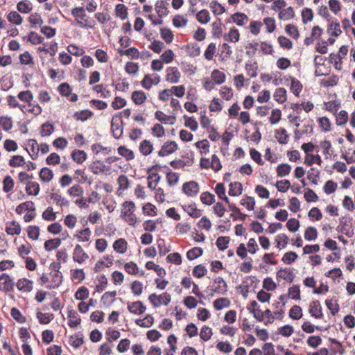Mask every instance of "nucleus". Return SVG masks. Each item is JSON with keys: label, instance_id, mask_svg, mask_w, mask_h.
Here are the masks:
<instances>
[{"label": "nucleus", "instance_id": "1", "mask_svg": "<svg viewBox=\"0 0 355 355\" xmlns=\"http://www.w3.org/2000/svg\"><path fill=\"white\" fill-rule=\"evenodd\" d=\"M71 15L75 18L77 24L82 28H93L96 22L85 12L83 7H76L71 10Z\"/></svg>", "mask_w": 355, "mask_h": 355}, {"label": "nucleus", "instance_id": "2", "mask_svg": "<svg viewBox=\"0 0 355 355\" xmlns=\"http://www.w3.org/2000/svg\"><path fill=\"white\" fill-rule=\"evenodd\" d=\"M135 211V205L133 202L125 201L123 203L121 217L131 226H135L138 221Z\"/></svg>", "mask_w": 355, "mask_h": 355}, {"label": "nucleus", "instance_id": "3", "mask_svg": "<svg viewBox=\"0 0 355 355\" xmlns=\"http://www.w3.org/2000/svg\"><path fill=\"white\" fill-rule=\"evenodd\" d=\"M225 77L224 72L218 69H214L211 72L210 78L205 80L204 87L205 89H209L213 87L215 85L222 84L225 82Z\"/></svg>", "mask_w": 355, "mask_h": 355}, {"label": "nucleus", "instance_id": "4", "mask_svg": "<svg viewBox=\"0 0 355 355\" xmlns=\"http://www.w3.org/2000/svg\"><path fill=\"white\" fill-rule=\"evenodd\" d=\"M148 300L155 308L161 305H168L171 301V296L168 293H164L159 295L153 293L149 295Z\"/></svg>", "mask_w": 355, "mask_h": 355}, {"label": "nucleus", "instance_id": "5", "mask_svg": "<svg viewBox=\"0 0 355 355\" xmlns=\"http://www.w3.org/2000/svg\"><path fill=\"white\" fill-rule=\"evenodd\" d=\"M72 258L75 262L82 264L89 259V255L80 245L77 244L73 250Z\"/></svg>", "mask_w": 355, "mask_h": 355}, {"label": "nucleus", "instance_id": "6", "mask_svg": "<svg viewBox=\"0 0 355 355\" xmlns=\"http://www.w3.org/2000/svg\"><path fill=\"white\" fill-rule=\"evenodd\" d=\"M182 191L189 197H194L199 193L200 187L196 182L190 181L182 185Z\"/></svg>", "mask_w": 355, "mask_h": 355}, {"label": "nucleus", "instance_id": "7", "mask_svg": "<svg viewBox=\"0 0 355 355\" xmlns=\"http://www.w3.org/2000/svg\"><path fill=\"white\" fill-rule=\"evenodd\" d=\"M52 267L54 268V271L53 272H51L50 275L51 277V280L50 282V284H48L46 286V288L49 289L58 288L61 284L62 281V275L61 272H60L56 269L57 266L54 265L52 266Z\"/></svg>", "mask_w": 355, "mask_h": 355}, {"label": "nucleus", "instance_id": "8", "mask_svg": "<svg viewBox=\"0 0 355 355\" xmlns=\"http://www.w3.org/2000/svg\"><path fill=\"white\" fill-rule=\"evenodd\" d=\"M166 73V80L171 83H177L181 77L180 71L175 67H168Z\"/></svg>", "mask_w": 355, "mask_h": 355}, {"label": "nucleus", "instance_id": "9", "mask_svg": "<svg viewBox=\"0 0 355 355\" xmlns=\"http://www.w3.org/2000/svg\"><path fill=\"white\" fill-rule=\"evenodd\" d=\"M14 282L10 276L6 273L0 276V290L5 292H10L13 289Z\"/></svg>", "mask_w": 355, "mask_h": 355}, {"label": "nucleus", "instance_id": "10", "mask_svg": "<svg viewBox=\"0 0 355 355\" xmlns=\"http://www.w3.org/2000/svg\"><path fill=\"white\" fill-rule=\"evenodd\" d=\"M127 308L131 313L136 315H141L144 313L146 310V307L141 301H137L134 302H129L127 304Z\"/></svg>", "mask_w": 355, "mask_h": 355}, {"label": "nucleus", "instance_id": "11", "mask_svg": "<svg viewBox=\"0 0 355 355\" xmlns=\"http://www.w3.org/2000/svg\"><path fill=\"white\" fill-rule=\"evenodd\" d=\"M178 149V144L175 141H171L164 144L161 150L159 151L158 155L161 157L167 156Z\"/></svg>", "mask_w": 355, "mask_h": 355}, {"label": "nucleus", "instance_id": "12", "mask_svg": "<svg viewBox=\"0 0 355 355\" xmlns=\"http://www.w3.org/2000/svg\"><path fill=\"white\" fill-rule=\"evenodd\" d=\"M160 81V78L157 74L146 75L141 80V85L146 89H150L153 85H157Z\"/></svg>", "mask_w": 355, "mask_h": 355}, {"label": "nucleus", "instance_id": "13", "mask_svg": "<svg viewBox=\"0 0 355 355\" xmlns=\"http://www.w3.org/2000/svg\"><path fill=\"white\" fill-rule=\"evenodd\" d=\"M309 313L315 318L322 317V306L318 300L312 301L309 304Z\"/></svg>", "mask_w": 355, "mask_h": 355}, {"label": "nucleus", "instance_id": "14", "mask_svg": "<svg viewBox=\"0 0 355 355\" xmlns=\"http://www.w3.org/2000/svg\"><path fill=\"white\" fill-rule=\"evenodd\" d=\"M111 128L113 136L116 139H119L123 134V122L119 119H112Z\"/></svg>", "mask_w": 355, "mask_h": 355}, {"label": "nucleus", "instance_id": "15", "mask_svg": "<svg viewBox=\"0 0 355 355\" xmlns=\"http://www.w3.org/2000/svg\"><path fill=\"white\" fill-rule=\"evenodd\" d=\"M6 232L8 235H19L21 231L20 225L15 220L7 222L5 228Z\"/></svg>", "mask_w": 355, "mask_h": 355}, {"label": "nucleus", "instance_id": "16", "mask_svg": "<svg viewBox=\"0 0 355 355\" xmlns=\"http://www.w3.org/2000/svg\"><path fill=\"white\" fill-rule=\"evenodd\" d=\"M17 287L21 292H31L33 289V282L26 278L20 279L17 282Z\"/></svg>", "mask_w": 355, "mask_h": 355}, {"label": "nucleus", "instance_id": "17", "mask_svg": "<svg viewBox=\"0 0 355 355\" xmlns=\"http://www.w3.org/2000/svg\"><path fill=\"white\" fill-rule=\"evenodd\" d=\"M67 316L69 318L68 324L69 327L74 328L80 324L81 319L76 311L73 309L68 310Z\"/></svg>", "mask_w": 355, "mask_h": 355}, {"label": "nucleus", "instance_id": "18", "mask_svg": "<svg viewBox=\"0 0 355 355\" xmlns=\"http://www.w3.org/2000/svg\"><path fill=\"white\" fill-rule=\"evenodd\" d=\"M166 6L167 3L163 0H158L155 3V9L160 18H162L168 15V10Z\"/></svg>", "mask_w": 355, "mask_h": 355}, {"label": "nucleus", "instance_id": "19", "mask_svg": "<svg viewBox=\"0 0 355 355\" xmlns=\"http://www.w3.org/2000/svg\"><path fill=\"white\" fill-rule=\"evenodd\" d=\"M295 17V13L293 8L291 6L287 8L282 9L278 15V17L281 20L288 21L293 19Z\"/></svg>", "mask_w": 355, "mask_h": 355}, {"label": "nucleus", "instance_id": "20", "mask_svg": "<svg viewBox=\"0 0 355 355\" xmlns=\"http://www.w3.org/2000/svg\"><path fill=\"white\" fill-rule=\"evenodd\" d=\"M223 38L227 42H237L240 39L239 30L235 27L231 28L227 34H225Z\"/></svg>", "mask_w": 355, "mask_h": 355}, {"label": "nucleus", "instance_id": "21", "mask_svg": "<svg viewBox=\"0 0 355 355\" xmlns=\"http://www.w3.org/2000/svg\"><path fill=\"white\" fill-rule=\"evenodd\" d=\"M243 187L241 183L239 182H231L229 184L228 193L231 196H239L241 195Z\"/></svg>", "mask_w": 355, "mask_h": 355}, {"label": "nucleus", "instance_id": "22", "mask_svg": "<svg viewBox=\"0 0 355 355\" xmlns=\"http://www.w3.org/2000/svg\"><path fill=\"white\" fill-rule=\"evenodd\" d=\"M16 7L17 11L23 14L29 13L33 10L32 3L28 0H24L18 2Z\"/></svg>", "mask_w": 355, "mask_h": 355}, {"label": "nucleus", "instance_id": "23", "mask_svg": "<svg viewBox=\"0 0 355 355\" xmlns=\"http://www.w3.org/2000/svg\"><path fill=\"white\" fill-rule=\"evenodd\" d=\"M114 12L116 17L120 18L121 20H125L128 18V8L124 4H116L115 6Z\"/></svg>", "mask_w": 355, "mask_h": 355}, {"label": "nucleus", "instance_id": "24", "mask_svg": "<svg viewBox=\"0 0 355 355\" xmlns=\"http://www.w3.org/2000/svg\"><path fill=\"white\" fill-rule=\"evenodd\" d=\"M327 33L330 35H333L335 37H338L342 33L340 29V23L337 21V20L331 21V23L328 25L327 27Z\"/></svg>", "mask_w": 355, "mask_h": 355}, {"label": "nucleus", "instance_id": "25", "mask_svg": "<svg viewBox=\"0 0 355 355\" xmlns=\"http://www.w3.org/2000/svg\"><path fill=\"white\" fill-rule=\"evenodd\" d=\"M324 109L329 112L335 114L340 105V102L337 99H332V101H326L324 102Z\"/></svg>", "mask_w": 355, "mask_h": 355}, {"label": "nucleus", "instance_id": "26", "mask_svg": "<svg viewBox=\"0 0 355 355\" xmlns=\"http://www.w3.org/2000/svg\"><path fill=\"white\" fill-rule=\"evenodd\" d=\"M329 58V62L334 65L336 70L341 71L343 69V59L339 55H336V53H330Z\"/></svg>", "mask_w": 355, "mask_h": 355}, {"label": "nucleus", "instance_id": "27", "mask_svg": "<svg viewBox=\"0 0 355 355\" xmlns=\"http://www.w3.org/2000/svg\"><path fill=\"white\" fill-rule=\"evenodd\" d=\"M154 322V318L150 314H147L143 319L135 320L137 325L141 327L148 328L153 325Z\"/></svg>", "mask_w": 355, "mask_h": 355}, {"label": "nucleus", "instance_id": "28", "mask_svg": "<svg viewBox=\"0 0 355 355\" xmlns=\"http://www.w3.org/2000/svg\"><path fill=\"white\" fill-rule=\"evenodd\" d=\"M155 116L157 120L164 123L173 124L175 121V118L174 116L166 115L162 111H157Z\"/></svg>", "mask_w": 355, "mask_h": 355}, {"label": "nucleus", "instance_id": "29", "mask_svg": "<svg viewBox=\"0 0 355 355\" xmlns=\"http://www.w3.org/2000/svg\"><path fill=\"white\" fill-rule=\"evenodd\" d=\"M128 243L124 239H119L116 240L113 244V248L115 251L120 254H123L127 250Z\"/></svg>", "mask_w": 355, "mask_h": 355}, {"label": "nucleus", "instance_id": "30", "mask_svg": "<svg viewBox=\"0 0 355 355\" xmlns=\"http://www.w3.org/2000/svg\"><path fill=\"white\" fill-rule=\"evenodd\" d=\"M232 21L236 23L238 26H244L248 20V16L242 12H236L232 15Z\"/></svg>", "mask_w": 355, "mask_h": 355}, {"label": "nucleus", "instance_id": "31", "mask_svg": "<svg viewBox=\"0 0 355 355\" xmlns=\"http://www.w3.org/2000/svg\"><path fill=\"white\" fill-rule=\"evenodd\" d=\"M7 19L9 22L15 24L21 25L23 22V18L17 11H10L7 15Z\"/></svg>", "mask_w": 355, "mask_h": 355}, {"label": "nucleus", "instance_id": "32", "mask_svg": "<svg viewBox=\"0 0 355 355\" xmlns=\"http://www.w3.org/2000/svg\"><path fill=\"white\" fill-rule=\"evenodd\" d=\"M40 185L36 182H27L26 191L28 195L37 196L40 193Z\"/></svg>", "mask_w": 355, "mask_h": 355}, {"label": "nucleus", "instance_id": "33", "mask_svg": "<svg viewBox=\"0 0 355 355\" xmlns=\"http://www.w3.org/2000/svg\"><path fill=\"white\" fill-rule=\"evenodd\" d=\"M71 157L74 162L80 164L86 160L87 154L83 150H75L71 153Z\"/></svg>", "mask_w": 355, "mask_h": 355}, {"label": "nucleus", "instance_id": "34", "mask_svg": "<svg viewBox=\"0 0 355 355\" xmlns=\"http://www.w3.org/2000/svg\"><path fill=\"white\" fill-rule=\"evenodd\" d=\"M116 295V291L105 292L102 295L101 302L104 305L109 306L114 302Z\"/></svg>", "mask_w": 355, "mask_h": 355}, {"label": "nucleus", "instance_id": "35", "mask_svg": "<svg viewBox=\"0 0 355 355\" xmlns=\"http://www.w3.org/2000/svg\"><path fill=\"white\" fill-rule=\"evenodd\" d=\"M222 22L220 19H218L212 24L211 34L215 38H220L222 36Z\"/></svg>", "mask_w": 355, "mask_h": 355}, {"label": "nucleus", "instance_id": "36", "mask_svg": "<svg viewBox=\"0 0 355 355\" xmlns=\"http://www.w3.org/2000/svg\"><path fill=\"white\" fill-rule=\"evenodd\" d=\"M35 205L32 201H26L25 202H23L20 205H19L16 209L15 211L17 214H21L24 210L27 211H35Z\"/></svg>", "mask_w": 355, "mask_h": 355}, {"label": "nucleus", "instance_id": "37", "mask_svg": "<svg viewBox=\"0 0 355 355\" xmlns=\"http://www.w3.org/2000/svg\"><path fill=\"white\" fill-rule=\"evenodd\" d=\"M153 150V146L148 140H143L139 146V150L144 155H150Z\"/></svg>", "mask_w": 355, "mask_h": 355}, {"label": "nucleus", "instance_id": "38", "mask_svg": "<svg viewBox=\"0 0 355 355\" xmlns=\"http://www.w3.org/2000/svg\"><path fill=\"white\" fill-rule=\"evenodd\" d=\"M196 19L199 23L205 24L210 21L211 17L209 11L203 9L196 14Z\"/></svg>", "mask_w": 355, "mask_h": 355}, {"label": "nucleus", "instance_id": "39", "mask_svg": "<svg viewBox=\"0 0 355 355\" xmlns=\"http://www.w3.org/2000/svg\"><path fill=\"white\" fill-rule=\"evenodd\" d=\"M214 190L220 200H224L226 203H229V198L226 196L225 188L223 183H218L216 185Z\"/></svg>", "mask_w": 355, "mask_h": 355}, {"label": "nucleus", "instance_id": "40", "mask_svg": "<svg viewBox=\"0 0 355 355\" xmlns=\"http://www.w3.org/2000/svg\"><path fill=\"white\" fill-rule=\"evenodd\" d=\"M37 318L41 324H49L53 318L54 315L51 313H42L37 312L36 314Z\"/></svg>", "mask_w": 355, "mask_h": 355}, {"label": "nucleus", "instance_id": "41", "mask_svg": "<svg viewBox=\"0 0 355 355\" xmlns=\"http://www.w3.org/2000/svg\"><path fill=\"white\" fill-rule=\"evenodd\" d=\"M132 99L137 105L142 104L146 99V96L144 92L141 90H135L132 94Z\"/></svg>", "mask_w": 355, "mask_h": 355}, {"label": "nucleus", "instance_id": "42", "mask_svg": "<svg viewBox=\"0 0 355 355\" xmlns=\"http://www.w3.org/2000/svg\"><path fill=\"white\" fill-rule=\"evenodd\" d=\"M53 175V171L47 167L42 168L40 173V178L44 182H50Z\"/></svg>", "mask_w": 355, "mask_h": 355}, {"label": "nucleus", "instance_id": "43", "mask_svg": "<svg viewBox=\"0 0 355 355\" xmlns=\"http://www.w3.org/2000/svg\"><path fill=\"white\" fill-rule=\"evenodd\" d=\"M118 153L125 158L127 161L134 159L135 155L132 150L127 148L125 146H121L118 148Z\"/></svg>", "mask_w": 355, "mask_h": 355}, {"label": "nucleus", "instance_id": "44", "mask_svg": "<svg viewBox=\"0 0 355 355\" xmlns=\"http://www.w3.org/2000/svg\"><path fill=\"white\" fill-rule=\"evenodd\" d=\"M285 32L295 40H297L300 37V33L297 27L294 24H287L285 26Z\"/></svg>", "mask_w": 355, "mask_h": 355}, {"label": "nucleus", "instance_id": "45", "mask_svg": "<svg viewBox=\"0 0 355 355\" xmlns=\"http://www.w3.org/2000/svg\"><path fill=\"white\" fill-rule=\"evenodd\" d=\"M28 21L32 28H37L43 24V19L38 13H33L28 17Z\"/></svg>", "mask_w": 355, "mask_h": 355}, {"label": "nucleus", "instance_id": "46", "mask_svg": "<svg viewBox=\"0 0 355 355\" xmlns=\"http://www.w3.org/2000/svg\"><path fill=\"white\" fill-rule=\"evenodd\" d=\"M277 277L283 279L284 280L293 282L294 279V274L292 270L287 269H281L277 273Z\"/></svg>", "mask_w": 355, "mask_h": 355}, {"label": "nucleus", "instance_id": "47", "mask_svg": "<svg viewBox=\"0 0 355 355\" xmlns=\"http://www.w3.org/2000/svg\"><path fill=\"white\" fill-rule=\"evenodd\" d=\"M91 230L89 227H87L84 230L79 231L76 236L80 242H87L90 239L91 236Z\"/></svg>", "mask_w": 355, "mask_h": 355}, {"label": "nucleus", "instance_id": "48", "mask_svg": "<svg viewBox=\"0 0 355 355\" xmlns=\"http://www.w3.org/2000/svg\"><path fill=\"white\" fill-rule=\"evenodd\" d=\"M15 185L13 179L10 175H6L3 180V191L5 193L11 191Z\"/></svg>", "mask_w": 355, "mask_h": 355}, {"label": "nucleus", "instance_id": "49", "mask_svg": "<svg viewBox=\"0 0 355 355\" xmlns=\"http://www.w3.org/2000/svg\"><path fill=\"white\" fill-rule=\"evenodd\" d=\"M209 8L215 15H220L225 12V8L216 1H212L209 4Z\"/></svg>", "mask_w": 355, "mask_h": 355}, {"label": "nucleus", "instance_id": "50", "mask_svg": "<svg viewBox=\"0 0 355 355\" xmlns=\"http://www.w3.org/2000/svg\"><path fill=\"white\" fill-rule=\"evenodd\" d=\"M279 46L284 49L291 50L293 48V42L288 37L281 35L277 38Z\"/></svg>", "mask_w": 355, "mask_h": 355}, {"label": "nucleus", "instance_id": "51", "mask_svg": "<svg viewBox=\"0 0 355 355\" xmlns=\"http://www.w3.org/2000/svg\"><path fill=\"white\" fill-rule=\"evenodd\" d=\"M90 169L93 173L96 175L99 173H104L106 169V166L100 161H97L91 164Z\"/></svg>", "mask_w": 355, "mask_h": 355}, {"label": "nucleus", "instance_id": "52", "mask_svg": "<svg viewBox=\"0 0 355 355\" xmlns=\"http://www.w3.org/2000/svg\"><path fill=\"white\" fill-rule=\"evenodd\" d=\"M203 250L201 248L195 247L187 252V257L189 260H193L201 256Z\"/></svg>", "mask_w": 355, "mask_h": 355}, {"label": "nucleus", "instance_id": "53", "mask_svg": "<svg viewBox=\"0 0 355 355\" xmlns=\"http://www.w3.org/2000/svg\"><path fill=\"white\" fill-rule=\"evenodd\" d=\"M18 98L20 101L28 103V107H30L32 105L31 102L33 100V95L31 93L30 90H25L21 92L18 95Z\"/></svg>", "mask_w": 355, "mask_h": 355}, {"label": "nucleus", "instance_id": "54", "mask_svg": "<svg viewBox=\"0 0 355 355\" xmlns=\"http://www.w3.org/2000/svg\"><path fill=\"white\" fill-rule=\"evenodd\" d=\"M200 200L203 204L211 205L215 202V196L209 192H203L200 196Z\"/></svg>", "mask_w": 355, "mask_h": 355}, {"label": "nucleus", "instance_id": "55", "mask_svg": "<svg viewBox=\"0 0 355 355\" xmlns=\"http://www.w3.org/2000/svg\"><path fill=\"white\" fill-rule=\"evenodd\" d=\"M291 171V167L287 164H281L277 167L278 177H284L288 175Z\"/></svg>", "mask_w": 355, "mask_h": 355}, {"label": "nucleus", "instance_id": "56", "mask_svg": "<svg viewBox=\"0 0 355 355\" xmlns=\"http://www.w3.org/2000/svg\"><path fill=\"white\" fill-rule=\"evenodd\" d=\"M61 241L60 239H49L45 241L44 248L46 250L51 251L59 247Z\"/></svg>", "mask_w": 355, "mask_h": 355}, {"label": "nucleus", "instance_id": "57", "mask_svg": "<svg viewBox=\"0 0 355 355\" xmlns=\"http://www.w3.org/2000/svg\"><path fill=\"white\" fill-rule=\"evenodd\" d=\"M160 35L162 38L167 43L170 44L173 40V34L172 31L166 28H162L160 29Z\"/></svg>", "mask_w": 355, "mask_h": 355}, {"label": "nucleus", "instance_id": "58", "mask_svg": "<svg viewBox=\"0 0 355 355\" xmlns=\"http://www.w3.org/2000/svg\"><path fill=\"white\" fill-rule=\"evenodd\" d=\"M119 53L121 55H125L132 59H137L139 55V50L135 47H131L125 51L119 50Z\"/></svg>", "mask_w": 355, "mask_h": 355}, {"label": "nucleus", "instance_id": "59", "mask_svg": "<svg viewBox=\"0 0 355 355\" xmlns=\"http://www.w3.org/2000/svg\"><path fill=\"white\" fill-rule=\"evenodd\" d=\"M92 116V113L89 110H82L80 112H76L74 114V119L77 121H85L89 119Z\"/></svg>", "mask_w": 355, "mask_h": 355}, {"label": "nucleus", "instance_id": "60", "mask_svg": "<svg viewBox=\"0 0 355 355\" xmlns=\"http://www.w3.org/2000/svg\"><path fill=\"white\" fill-rule=\"evenodd\" d=\"M184 211L193 218H198L201 215V211L196 208L195 205H190L184 207Z\"/></svg>", "mask_w": 355, "mask_h": 355}, {"label": "nucleus", "instance_id": "61", "mask_svg": "<svg viewBox=\"0 0 355 355\" xmlns=\"http://www.w3.org/2000/svg\"><path fill=\"white\" fill-rule=\"evenodd\" d=\"M263 24L266 27L268 33H272L276 28L275 19L273 17H266L263 19Z\"/></svg>", "mask_w": 355, "mask_h": 355}, {"label": "nucleus", "instance_id": "62", "mask_svg": "<svg viewBox=\"0 0 355 355\" xmlns=\"http://www.w3.org/2000/svg\"><path fill=\"white\" fill-rule=\"evenodd\" d=\"M28 40L33 44H39L44 42V37L39 35L37 33L31 31L28 35Z\"/></svg>", "mask_w": 355, "mask_h": 355}, {"label": "nucleus", "instance_id": "63", "mask_svg": "<svg viewBox=\"0 0 355 355\" xmlns=\"http://www.w3.org/2000/svg\"><path fill=\"white\" fill-rule=\"evenodd\" d=\"M0 125L2 128L8 131L12 128V120L11 117L8 116H0Z\"/></svg>", "mask_w": 355, "mask_h": 355}, {"label": "nucleus", "instance_id": "64", "mask_svg": "<svg viewBox=\"0 0 355 355\" xmlns=\"http://www.w3.org/2000/svg\"><path fill=\"white\" fill-rule=\"evenodd\" d=\"M188 20L182 15H177L173 19V24L176 28L185 26Z\"/></svg>", "mask_w": 355, "mask_h": 355}]
</instances>
